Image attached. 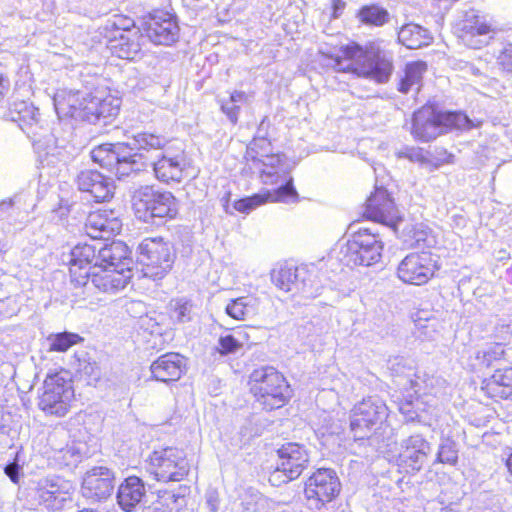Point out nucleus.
<instances>
[{
    "label": "nucleus",
    "mask_w": 512,
    "mask_h": 512,
    "mask_svg": "<svg viewBox=\"0 0 512 512\" xmlns=\"http://www.w3.org/2000/svg\"><path fill=\"white\" fill-rule=\"evenodd\" d=\"M71 485L69 482L59 478H46L38 482L34 491V511H58L72 501Z\"/></svg>",
    "instance_id": "obj_22"
},
{
    "label": "nucleus",
    "mask_w": 512,
    "mask_h": 512,
    "mask_svg": "<svg viewBox=\"0 0 512 512\" xmlns=\"http://www.w3.org/2000/svg\"><path fill=\"white\" fill-rule=\"evenodd\" d=\"M428 71V63L424 60H413L407 62L398 77L396 88L402 94L411 91L419 92L423 86V79Z\"/></svg>",
    "instance_id": "obj_33"
},
{
    "label": "nucleus",
    "mask_w": 512,
    "mask_h": 512,
    "mask_svg": "<svg viewBox=\"0 0 512 512\" xmlns=\"http://www.w3.org/2000/svg\"><path fill=\"white\" fill-rule=\"evenodd\" d=\"M251 392L266 410L278 409L291 398L286 378L272 366H263L250 374Z\"/></svg>",
    "instance_id": "obj_7"
},
{
    "label": "nucleus",
    "mask_w": 512,
    "mask_h": 512,
    "mask_svg": "<svg viewBox=\"0 0 512 512\" xmlns=\"http://www.w3.org/2000/svg\"><path fill=\"white\" fill-rule=\"evenodd\" d=\"M431 453V444L421 435L413 434L401 440L397 465L406 473L419 472Z\"/></svg>",
    "instance_id": "obj_23"
},
{
    "label": "nucleus",
    "mask_w": 512,
    "mask_h": 512,
    "mask_svg": "<svg viewBox=\"0 0 512 512\" xmlns=\"http://www.w3.org/2000/svg\"><path fill=\"white\" fill-rule=\"evenodd\" d=\"M507 353L502 343H494L488 346L483 351L477 353L476 358L485 367H496L502 362H508Z\"/></svg>",
    "instance_id": "obj_41"
},
{
    "label": "nucleus",
    "mask_w": 512,
    "mask_h": 512,
    "mask_svg": "<svg viewBox=\"0 0 512 512\" xmlns=\"http://www.w3.org/2000/svg\"><path fill=\"white\" fill-rule=\"evenodd\" d=\"M219 344L221 347V352L225 354L232 353L236 351V349L238 348V342L231 335L221 337L219 340Z\"/></svg>",
    "instance_id": "obj_51"
},
{
    "label": "nucleus",
    "mask_w": 512,
    "mask_h": 512,
    "mask_svg": "<svg viewBox=\"0 0 512 512\" xmlns=\"http://www.w3.org/2000/svg\"><path fill=\"white\" fill-rule=\"evenodd\" d=\"M246 162L259 170L262 176H275L282 173L289 174L285 157L281 153H274L269 139L260 137L253 139L245 153Z\"/></svg>",
    "instance_id": "obj_18"
},
{
    "label": "nucleus",
    "mask_w": 512,
    "mask_h": 512,
    "mask_svg": "<svg viewBox=\"0 0 512 512\" xmlns=\"http://www.w3.org/2000/svg\"><path fill=\"white\" fill-rule=\"evenodd\" d=\"M100 33L112 56L128 61L142 56L144 39L131 17L114 15L101 27Z\"/></svg>",
    "instance_id": "obj_5"
},
{
    "label": "nucleus",
    "mask_w": 512,
    "mask_h": 512,
    "mask_svg": "<svg viewBox=\"0 0 512 512\" xmlns=\"http://www.w3.org/2000/svg\"><path fill=\"white\" fill-rule=\"evenodd\" d=\"M495 32L493 25L477 14L466 15L457 25V36L468 48L481 49L487 43L480 39Z\"/></svg>",
    "instance_id": "obj_27"
},
{
    "label": "nucleus",
    "mask_w": 512,
    "mask_h": 512,
    "mask_svg": "<svg viewBox=\"0 0 512 512\" xmlns=\"http://www.w3.org/2000/svg\"><path fill=\"white\" fill-rule=\"evenodd\" d=\"M89 281L95 288L105 293L116 292L123 289L129 282L131 275L118 270L104 267L97 263L88 266Z\"/></svg>",
    "instance_id": "obj_29"
},
{
    "label": "nucleus",
    "mask_w": 512,
    "mask_h": 512,
    "mask_svg": "<svg viewBox=\"0 0 512 512\" xmlns=\"http://www.w3.org/2000/svg\"><path fill=\"white\" fill-rule=\"evenodd\" d=\"M19 61H21V62L19 63L17 73L19 75L20 80H22V82L24 84L31 82L32 81V73L30 70L29 58L22 57L21 59H19Z\"/></svg>",
    "instance_id": "obj_50"
},
{
    "label": "nucleus",
    "mask_w": 512,
    "mask_h": 512,
    "mask_svg": "<svg viewBox=\"0 0 512 512\" xmlns=\"http://www.w3.org/2000/svg\"><path fill=\"white\" fill-rule=\"evenodd\" d=\"M145 495L144 481L138 476H128L118 486L116 500L123 511L131 512L142 502Z\"/></svg>",
    "instance_id": "obj_32"
},
{
    "label": "nucleus",
    "mask_w": 512,
    "mask_h": 512,
    "mask_svg": "<svg viewBox=\"0 0 512 512\" xmlns=\"http://www.w3.org/2000/svg\"><path fill=\"white\" fill-rule=\"evenodd\" d=\"M397 157L420 164L428 163V158L424 154V150L419 147H406L397 152Z\"/></svg>",
    "instance_id": "obj_49"
},
{
    "label": "nucleus",
    "mask_w": 512,
    "mask_h": 512,
    "mask_svg": "<svg viewBox=\"0 0 512 512\" xmlns=\"http://www.w3.org/2000/svg\"><path fill=\"white\" fill-rule=\"evenodd\" d=\"M187 170V157L184 149L173 155L163 153L153 164L156 179L165 184L179 183Z\"/></svg>",
    "instance_id": "obj_26"
},
{
    "label": "nucleus",
    "mask_w": 512,
    "mask_h": 512,
    "mask_svg": "<svg viewBox=\"0 0 512 512\" xmlns=\"http://www.w3.org/2000/svg\"><path fill=\"white\" fill-rule=\"evenodd\" d=\"M383 244L369 228L353 232L345 244L344 259L350 266H370L381 259Z\"/></svg>",
    "instance_id": "obj_14"
},
{
    "label": "nucleus",
    "mask_w": 512,
    "mask_h": 512,
    "mask_svg": "<svg viewBox=\"0 0 512 512\" xmlns=\"http://www.w3.org/2000/svg\"><path fill=\"white\" fill-rule=\"evenodd\" d=\"M169 142V139L162 134L143 131L134 136L135 147L133 149L138 153H140L139 151L164 150Z\"/></svg>",
    "instance_id": "obj_38"
},
{
    "label": "nucleus",
    "mask_w": 512,
    "mask_h": 512,
    "mask_svg": "<svg viewBox=\"0 0 512 512\" xmlns=\"http://www.w3.org/2000/svg\"><path fill=\"white\" fill-rule=\"evenodd\" d=\"M222 111L226 114L232 124L238 123V117L240 112V107L236 104L228 105L226 103L221 106Z\"/></svg>",
    "instance_id": "obj_52"
},
{
    "label": "nucleus",
    "mask_w": 512,
    "mask_h": 512,
    "mask_svg": "<svg viewBox=\"0 0 512 512\" xmlns=\"http://www.w3.org/2000/svg\"><path fill=\"white\" fill-rule=\"evenodd\" d=\"M193 304L185 298L171 299L168 304V314L171 318H190L193 312Z\"/></svg>",
    "instance_id": "obj_47"
},
{
    "label": "nucleus",
    "mask_w": 512,
    "mask_h": 512,
    "mask_svg": "<svg viewBox=\"0 0 512 512\" xmlns=\"http://www.w3.org/2000/svg\"><path fill=\"white\" fill-rule=\"evenodd\" d=\"M501 332L509 333V325H501Z\"/></svg>",
    "instance_id": "obj_62"
},
{
    "label": "nucleus",
    "mask_w": 512,
    "mask_h": 512,
    "mask_svg": "<svg viewBox=\"0 0 512 512\" xmlns=\"http://www.w3.org/2000/svg\"><path fill=\"white\" fill-rule=\"evenodd\" d=\"M9 88V80L0 74V101L4 98Z\"/></svg>",
    "instance_id": "obj_58"
},
{
    "label": "nucleus",
    "mask_w": 512,
    "mask_h": 512,
    "mask_svg": "<svg viewBox=\"0 0 512 512\" xmlns=\"http://www.w3.org/2000/svg\"><path fill=\"white\" fill-rule=\"evenodd\" d=\"M361 219L396 227L402 217L391 193L384 187H375L366 198L361 218L356 222Z\"/></svg>",
    "instance_id": "obj_20"
},
{
    "label": "nucleus",
    "mask_w": 512,
    "mask_h": 512,
    "mask_svg": "<svg viewBox=\"0 0 512 512\" xmlns=\"http://www.w3.org/2000/svg\"><path fill=\"white\" fill-rule=\"evenodd\" d=\"M138 29L143 39L146 38L154 45H172L179 34L176 15L164 9H154L143 15Z\"/></svg>",
    "instance_id": "obj_15"
},
{
    "label": "nucleus",
    "mask_w": 512,
    "mask_h": 512,
    "mask_svg": "<svg viewBox=\"0 0 512 512\" xmlns=\"http://www.w3.org/2000/svg\"><path fill=\"white\" fill-rule=\"evenodd\" d=\"M147 461L149 473L161 482L181 481L189 471L184 451L176 447L155 449Z\"/></svg>",
    "instance_id": "obj_13"
},
{
    "label": "nucleus",
    "mask_w": 512,
    "mask_h": 512,
    "mask_svg": "<svg viewBox=\"0 0 512 512\" xmlns=\"http://www.w3.org/2000/svg\"><path fill=\"white\" fill-rule=\"evenodd\" d=\"M443 155L445 156V158L442 161V163H450V162H452L453 154L449 153L446 149H443ZM440 164H441V162L440 163H436V164H434V167H438Z\"/></svg>",
    "instance_id": "obj_60"
},
{
    "label": "nucleus",
    "mask_w": 512,
    "mask_h": 512,
    "mask_svg": "<svg viewBox=\"0 0 512 512\" xmlns=\"http://www.w3.org/2000/svg\"><path fill=\"white\" fill-rule=\"evenodd\" d=\"M496 62L502 72L512 74V43L506 44L500 50Z\"/></svg>",
    "instance_id": "obj_48"
},
{
    "label": "nucleus",
    "mask_w": 512,
    "mask_h": 512,
    "mask_svg": "<svg viewBox=\"0 0 512 512\" xmlns=\"http://www.w3.org/2000/svg\"><path fill=\"white\" fill-rule=\"evenodd\" d=\"M242 512H269L268 499L258 491L248 490L242 498Z\"/></svg>",
    "instance_id": "obj_45"
},
{
    "label": "nucleus",
    "mask_w": 512,
    "mask_h": 512,
    "mask_svg": "<svg viewBox=\"0 0 512 512\" xmlns=\"http://www.w3.org/2000/svg\"><path fill=\"white\" fill-rule=\"evenodd\" d=\"M270 190L256 193L236 200L233 204L235 210L240 213H249L251 210L270 203Z\"/></svg>",
    "instance_id": "obj_46"
},
{
    "label": "nucleus",
    "mask_w": 512,
    "mask_h": 512,
    "mask_svg": "<svg viewBox=\"0 0 512 512\" xmlns=\"http://www.w3.org/2000/svg\"><path fill=\"white\" fill-rule=\"evenodd\" d=\"M481 389L491 398H512V368H497L483 381Z\"/></svg>",
    "instance_id": "obj_34"
},
{
    "label": "nucleus",
    "mask_w": 512,
    "mask_h": 512,
    "mask_svg": "<svg viewBox=\"0 0 512 512\" xmlns=\"http://www.w3.org/2000/svg\"><path fill=\"white\" fill-rule=\"evenodd\" d=\"M388 417V407L379 397H368L356 404L351 411L350 429L355 440L369 437L372 427Z\"/></svg>",
    "instance_id": "obj_17"
},
{
    "label": "nucleus",
    "mask_w": 512,
    "mask_h": 512,
    "mask_svg": "<svg viewBox=\"0 0 512 512\" xmlns=\"http://www.w3.org/2000/svg\"><path fill=\"white\" fill-rule=\"evenodd\" d=\"M226 313L233 320H245L256 314V306L251 299L241 296L227 304Z\"/></svg>",
    "instance_id": "obj_40"
},
{
    "label": "nucleus",
    "mask_w": 512,
    "mask_h": 512,
    "mask_svg": "<svg viewBox=\"0 0 512 512\" xmlns=\"http://www.w3.org/2000/svg\"><path fill=\"white\" fill-rule=\"evenodd\" d=\"M132 262V251L125 242L114 240L104 245L78 243L70 251V280L75 286H85L89 282L88 266L92 263L131 275Z\"/></svg>",
    "instance_id": "obj_2"
},
{
    "label": "nucleus",
    "mask_w": 512,
    "mask_h": 512,
    "mask_svg": "<svg viewBox=\"0 0 512 512\" xmlns=\"http://www.w3.org/2000/svg\"><path fill=\"white\" fill-rule=\"evenodd\" d=\"M121 99L107 89L90 93L60 89L54 95V107L61 120H81L90 124H110L119 114Z\"/></svg>",
    "instance_id": "obj_1"
},
{
    "label": "nucleus",
    "mask_w": 512,
    "mask_h": 512,
    "mask_svg": "<svg viewBox=\"0 0 512 512\" xmlns=\"http://www.w3.org/2000/svg\"><path fill=\"white\" fill-rule=\"evenodd\" d=\"M506 466L508 468V471L512 475V453L509 455V457H508V459L506 461Z\"/></svg>",
    "instance_id": "obj_61"
},
{
    "label": "nucleus",
    "mask_w": 512,
    "mask_h": 512,
    "mask_svg": "<svg viewBox=\"0 0 512 512\" xmlns=\"http://www.w3.org/2000/svg\"><path fill=\"white\" fill-rule=\"evenodd\" d=\"M46 377L42 393L39 395V408L46 414L62 417L67 414L74 399V388L70 371L61 368H45Z\"/></svg>",
    "instance_id": "obj_8"
},
{
    "label": "nucleus",
    "mask_w": 512,
    "mask_h": 512,
    "mask_svg": "<svg viewBox=\"0 0 512 512\" xmlns=\"http://www.w3.org/2000/svg\"><path fill=\"white\" fill-rule=\"evenodd\" d=\"M461 111H444L431 102L417 108L411 115L410 134L418 142H431L451 130H471L479 127Z\"/></svg>",
    "instance_id": "obj_3"
},
{
    "label": "nucleus",
    "mask_w": 512,
    "mask_h": 512,
    "mask_svg": "<svg viewBox=\"0 0 512 512\" xmlns=\"http://www.w3.org/2000/svg\"><path fill=\"white\" fill-rule=\"evenodd\" d=\"M141 305H142V303H141V302H132V303H131V308H132V309H134V308H136V307H138V306H141Z\"/></svg>",
    "instance_id": "obj_63"
},
{
    "label": "nucleus",
    "mask_w": 512,
    "mask_h": 512,
    "mask_svg": "<svg viewBox=\"0 0 512 512\" xmlns=\"http://www.w3.org/2000/svg\"><path fill=\"white\" fill-rule=\"evenodd\" d=\"M5 474L11 479L12 482L17 483L19 479V466L9 464L5 467Z\"/></svg>",
    "instance_id": "obj_56"
},
{
    "label": "nucleus",
    "mask_w": 512,
    "mask_h": 512,
    "mask_svg": "<svg viewBox=\"0 0 512 512\" xmlns=\"http://www.w3.org/2000/svg\"><path fill=\"white\" fill-rule=\"evenodd\" d=\"M283 176L285 183L277 189L270 191V203L299 201V194L294 187L293 178L290 176V173Z\"/></svg>",
    "instance_id": "obj_42"
},
{
    "label": "nucleus",
    "mask_w": 512,
    "mask_h": 512,
    "mask_svg": "<svg viewBox=\"0 0 512 512\" xmlns=\"http://www.w3.org/2000/svg\"><path fill=\"white\" fill-rule=\"evenodd\" d=\"M137 255L143 274L154 280L164 278L176 258L173 247L161 236L144 238L137 247Z\"/></svg>",
    "instance_id": "obj_9"
},
{
    "label": "nucleus",
    "mask_w": 512,
    "mask_h": 512,
    "mask_svg": "<svg viewBox=\"0 0 512 512\" xmlns=\"http://www.w3.org/2000/svg\"><path fill=\"white\" fill-rule=\"evenodd\" d=\"M364 45L350 41L340 46L320 50L319 56L324 65L335 73L348 74L359 78Z\"/></svg>",
    "instance_id": "obj_19"
},
{
    "label": "nucleus",
    "mask_w": 512,
    "mask_h": 512,
    "mask_svg": "<svg viewBox=\"0 0 512 512\" xmlns=\"http://www.w3.org/2000/svg\"><path fill=\"white\" fill-rule=\"evenodd\" d=\"M341 491V482L335 470L316 469L304 482V495L310 508L321 510Z\"/></svg>",
    "instance_id": "obj_16"
},
{
    "label": "nucleus",
    "mask_w": 512,
    "mask_h": 512,
    "mask_svg": "<svg viewBox=\"0 0 512 512\" xmlns=\"http://www.w3.org/2000/svg\"><path fill=\"white\" fill-rule=\"evenodd\" d=\"M84 228L93 239L109 238L120 233L122 221L115 210L100 208L88 214Z\"/></svg>",
    "instance_id": "obj_25"
},
{
    "label": "nucleus",
    "mask_w": 512,
    "mask_h": 512,
    "mask_svg": "<svg viewBox=\"0 0 512 512\" xmlns=\"http://www.w3.org/2000/svg\"><path fill=\"white\" fill-rule=\"evenodd\" d=\"M11 114L12 121L16 122L19 128L30 137L32 130V108L25 102H15Z\"/></svg>",
    "instance_id": "obj_43"
},
{
    "label": "nucleus",
    "mask_w": 512,
    "mask_h": 512,
    "mask_svg": "<svg viewBox=\"0 0 512 512\" xmlns=\"http://www.w3.org/2000/svg\"><path fill=\"white\" fill-rule=\"evenodd\" d=\"M114 472L107 467L95 466L85 473L81 493L91 502L108 499L114 489Z\"/></svg>",
    "instance_id": "obj_24"
},
{
    "label": "nucleus",
    "mask_w": 512,
    "mask_h": 512,
    "mask_svg": "<svg viewBox=\"0 0 512 512\" xmlns=\"http://www.w3.org/2000/svg\"><path fill=\"white\" fill-rule=\"evenodd\" d=\"M80 191L88 193L95 202H107L113 198L115 185L108 177L96 170H83L76 179Z\"/></svg>",
    "instance_id": "obj_28"
},
{
    "label": "nucleus",
    "mask_w": 512,
    "mask_h": 512,
    "mask_svg": "<svg viewBox=\"0 0 512 512\" xmlns=\"http://www.w3.org/2000/svg\"><path fill=\"white\" fill-rule=\"evenodd\" d=\"M356 17L360 24L368 27H382L390 21L388 10L376 3L361 6Z\"/></svg>",
    "instance_id": "obj_37"
},
{
    "label": "nucleus",
    "mask_w": 512,
    "mask_h": 512,
    "mask_svg": "<svg viewBox=\"0 0 512 512\" xmlns=\"http://www.w3.org/2000/svg\"><path fill=\"white\" fill-rule=\"evenodd\" d=\"M185 368V357L174 352L161 355L150 366L153 378L165 383L179 380Z\"/></svg>",
    "instance_id": "obj_31"
},
{
    "label": "nucleus",
    "mask_w": 512,
    "mask_h": 512,
    "mask_svg": "<svg viewBox=\"0 0 512 512\" xmlns=\"http://www.w3.org/2000/svg\"><path fill=\"white\" fill-rule=\"evenodd\" d=\"M68 367L74 371L76 376L86 380L89 385L100 378L101 372L97 362L92 360L85 350L75 351L69 358Z\"/></svg>",
    "instance_id": "obj_35"
},
{
    "label": "nucleus",
    "mask_w": 512,
    "mask_h": 512,
    "mask_svg": "<svg viewBox=\"0 0 512 512\" xmlns=\"http://www.w3.org/2000/svg\"><path fill=\"white\" fill-rule=\"evenodd\" d=\"M207 505L209 507V509L212 511V512H216L218 510V500L215 496H213L212 494L208 496L207 498Z\"/></svg>",
    "instance_id": "obj_59"
},
{
    "label": "nucleus",
    "mask_w": 512,
    "mask_h": 512,
    "mask_svg": "<svg viewBox=\"0 0 512 512\" xmlns=\"http://www.w3.org/2000/svg\"><path fill=\"white\" fill-rule=\"evenodd\" d=\"M361 64L359 79H368L377 84L389 82L395 70L393 53L382 46L381 40L365 43Z\"/></svg>",
    "instance_id": "obj_12"
},
{
    "label": "nucleus",
    "mask_w": 512,
    "mask_h": 512,
    "mask_svg": "<svg viewBox=\"0 0 512 512\" xmlns=\"http://www.w3.org/2000/svg\"><path fill=\"white\" fill-rule=\"evenodd\" d=\"M91 158L101 167L115 169L119 174L137 171L146 165V158L125 143L100 144L92 149Z\"/></svg>",
    "instance_id": "obj_10"
},
{
    "label": "nucleus",
    "mask_w": 512,
    "mask_h": 512,
    "mask_svg": "<svg viewBox=\"0 0 512 512\" xmlns=\"http://www.w3.org/2000/svg\"><path fill=\"white\" fill-rule=\"evenodd\" d=\"M277 466L272 473L270 481L279 477L282 473L284 479L282 482L296 480L308 467L310 463V453L304 444L296 442H287L277 449Z\"/></svg>",
    "instance_id": "obj_21"
},
{
    "label": "nucleus",
    "mask_w": 512,
    "mask_h": 512,
    "mask_svg": "<svg viewBox=\"0 0 512 512\" xmlns=\"http://www.w3.org/2000/svg\"><path fill=\"white\" fill-rule=\"evenodd\" d=\"M439 256L431 251H415L407 254L398 264L397 278L404 284L423 286L440 270Z\"/></svg>",
    "instance_id": "obj_11"
},
{
    "label": "nucleus",
    "mask_w": 512,
    "mask_h": 512,
    "mask_svg": "<svg viewBox=\"0 0 512 512\" xmlns=\"http://www.w3.org/2000/svg\"><path fill=\"white\" fill-rule=\"evenodd\" d=\"M458 462V448L454 440L442 437L434 464L442 463L456 465Z\"/></svg>",
    "instance_id": "obj_44"
},
{
    "label": "nucleus",
    "mask_w": 512,
    "mask_h": 512,
    "mask_svg": "<svg viewBox=\"0 0 512 512\" xmlns=\"http://www.w3.org/2000/svg\"><path fill=\"white\" fill-rule=\"evenodd\" d=\"M392 370L397 377L396 384L405 392V401L399 406L400 412L406 417L407 422H422L420 412H429L437 405L440 390L436 384L439 380L434 376L420 375L412 369H409L407 374L401 375L399 362L393 366Z\"/></svg>",
    "instance_id": "obj_4"
},
{
    "label": "nucleus",
    "mask_w": 512,
    "mask_h": 512,
    "mask_svg": "<svg viewBox=\"0 0 512 512\" xmlns=\"http://www.w3.org/2000/svg\"><path fill=\"white\" fill-rule=\"evenodd\" d=\"M0 206L10 207L11 206V201L3 202Z\"/></svg>",
    "instance_id": "obj_64"
},
{
    "label": "nucleus",
    "mask_w": 512,
    "mask_h": 512,
    "mask_svg": "<svg viewBox=\"0 0 512 512\" xmlns=\"http://www.w3.org/2000/svg\"><path fill=\"white\" fill-rule=\"evenodd\" d=\"M83 337L77 333L63 331L58 333H52L43 344L44 351H41L38 367L40 371H44L45 368H51L50 365L54 362V358L50 357L52 352H66L72 346L83 342Z\"/></svg>",
    "instance_id": "obj_30"
},
{
    "label": "nucleus",
    "mask_w": 512,
    "mask_h": 512,
    "mask_svg": "<svg viewBox=\"0 0 512 512\" xmlns=\"http://www.w3.org/2000/svg\"><path fill=\"white\" fill-rule=\"evenodd\" d=\"M143 512H172V510L161 501H156L145 507Z\"/></svg>",
    "instance_id": "obj_55"
},
{
    "label": "nucleus",
    "mask_w": 512,
    "mask_h": 512,
    "mask_svg": "<svg viewBox=\"0 0 512 512\" xmlns=\"http://www.w3.org/2000/svg\"><path fill=\"white\" fill-rule=\"evenodd\" d=\"M132 208L135 216L143 222H167L178 216L180 203L170 191L144 187L133 195Z\"/></svg>",
    "instance_id": "obj_6"
},
{
    "label": "nucleus",
    "mask_w": 512,
    "mask_h": 512,
    "mask_svg": "<svg viewBox=\"0 0 512 512\" xmlns=\"http://www.w3.org/2000/svg\"><path fill=\"white\" fill-rule=\"evenodd\" d=\"M346 8V2L344 0H331V14L330 17L332 19L339 18L342 14L344 9Z\"/></svg>",
    "instance_id": "obj_54"
},
{
    "label": "nucleus",
    "mask_w": 512,
    "mask_h": 512,
    "mask_svg": "<svg viewBox=\"0 0 512 512\" xmlns=\"http://www.w3.org/2000/svg\"><path fill=\"white\" fill-rule=\"evenodd\" d=\"M248 101V95L244 91H233L230 94V102L235 104L237 102L246 103Z\"/></svg>",
    "instance_id": "obj_57"
},
{
    "label": "nucleus",
    "mask_w": 512,
    "mask_h": 512,
    "mask_svg": "<svg viewBox=\"0 0 512 512\" xmlns=\"http://www.w3.org/2000/svg\"><path fill=\"white\" fill-rule=\"evenodd\" d=\"M271 279L280 290L289 292L297 283V267L288 263L281 264L272 270Z\"/></svg>",
    "instance_id": "obj_39"
},
{
    "label": "nucleus",
    "mask_w": 512,
    "mask_h": 512,
    "mask_svg": "<svg viewBox=\"0 0 512 512\" xmlns=\"http://www.w3.org/2000/svg\"><path fill=\"white\" fill-rule=\"evenodd\" d=\"M66 433L63 431V430H60V431H54L52 433L49 434V437H48V442L51 444V447L56 450V451H59V452H63L66 454H71L72 456H74V447H66L65 449L62 448V447H57V446H54L53 445V441L58 438L59 436H65Z\"/></svg>",
    "instance_id": "obj_53"
},
{
    "label": "nucleus",
    "mask_w": 512,
    "mask_h": 512,
    "mask_svg": "<svg viewBox=\"0 0 512 512\" xmlns=\"http://www.w3.org/2000/svg\"><path fill=\"white\" fill-rule=\"evenodd\" d=\"M397 36L398 42L408 49H420L433 42L432 34L415 23H407L401 26Z\"/></svg>",
    "instance_id": "obj_36"
}]
</instances>
